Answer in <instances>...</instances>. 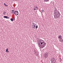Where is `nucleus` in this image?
Returning <instances> with one entry per match:
<instances>
[{
	"mask_svg": "<svg viewBox=\"0 0 63 63\" xmlns=\"http://www.w3.org/2000/svg\"><path fill=\"white\" fill-rule=\"evenodd\" d=\"M38 42L39 47H41V46H43L44 45L45 46L46 45V44L45 43L44 41L42 39L39 40Z\"/></svg>",
	"mask_w": 63,
	"mask_h": 63,
	"instance_id": "f257e3e1",
	"label": "nucleus"
},
{
	"mask_svg": "<svg viewBox=\"0 0 63 63\" xmlns=\"http://www.w3.org/2000/svg\"><path fill=\"white\" fill-rule=\"evenodd\" d=\"M32 29H35L36 28V29H37V28H38V25H37L36 27V24L35 25H34V27L33 26H32Z\"/></svg>",
	"mask_w": 63,
	"mask_h": 63,
	"instance_id": "f03ea898",
	"label": "nucleus"
},
{
	"mask_svg": "<svg viewBox=\"0 0 63 63\" xmlns=\"http://www.w3.org/2000/svg\"><path fill=\"white\" fill-rule=\"evenodd\" d=\"M16 16L18 15V12L17 11H14V13Z\"/></svg>",
	"mask_w": 63,
	"mask_h": 63,
	"instance_id": "7ed1b4c3",
	"label": "nucleus"
},
{
	"mask_svg": "<svg viewBox=\"0 0 63 63\" xmlns=\"http://www.w3.org/2000/svg\"><path fill=\"white\" fill-rule=\"evenodd\" d=\"M47 55H48V54L47 53H46L45 54V55L44 56L45 57H47Z\"/></svg>",
	"mask_w": 63,
	"mask_h": 63,
	"instance_id": "20e7f679",
	"label": "nucleus"
},
{
	"mask_svg": "<svg viewBox=\"0 0 63 63\" xmlns=\"http://www.w3.org/2000/svg\"><path fill=\"white\" fill-rule=\"evenodd\" d=\"M3 17L4 18H8V19H9V17L7 16H3Z\"/></svg>",
	"mask_w": 63,
	"mask_h": 63,
	"instance_id": "39448f33",
	"label": "nucleus"
},
{
	"mask_svg": "<svg viewBox=\"0 0 63 63\" xmlns=\"http://www.w3.org/2000/svg\"><path fill=\"white\" fill-rule=\"evenodd\" d=\"M34 10H38V7L37 6L35 7H34Z\"/></svg>",
	"mask_w": 63,
	"mask_h": 63,
	"instance_id": "423d86ee",
	"label": "nucleus"
},
{
	"mask_svg": "<svg viewBox=\"0 0 63 63\" xmlns=\"http://www.w3.org/2000/svg\"><path fill=\"white\" fill-rule=\"evenodd\" d=\"M54 18H58V16H55V14H54Z\"/></svg>",
	"mask_w": 63,
	"mask_h": 63,
	"instance_id": "0eeeda50",
	"label": "nucleus"
},
{
	"mask_svg": "<svg viewBox=\"0 0 63 63\" xmlns=\"http://www.w3.org/2000/svg\"><path fill=\"white\" fill-rule=\"evenodd\" d=\"M58 38V39H62V36L61 35H59Z\"/></svg>",
	"mask_w": 63,
	"mask_h": 63,
	"instance_id": "6e6552de",
	"label": "nucleus"
},
{
	"mask_svg": "<svg viewBox=\"0 0 63 63\" xmlns=\"http://www.w3.org/2000/svg\"><path fill=\"white\" fill-rule=\"evenodd\" d=\"M3 14L4 15H6V12L5 11H4V12H3Z\"/></svg>",
	"mask_w": 63,
	"mask_h": 63,
	"instance_id": "1a4fd4ad",
	"label": "nucleus"
},
{
	"mask_svg": "<svg viewBox=\"0 0 63 63\" xmlns=\"http://www.w3.org/2000/svg\"><path fill=\"white\" fill-rule=\"evenodd\" d=\"M6 52H9V51H8V48H7L6 49Z\"/></svg>",
	"mask_w": 63,
	"mask_h": 63,
	"instance_id": "9d476101",
	"label": "nucleus"
},
{
	"mask_svg": "<svg viewBox=\"0 0 63 63\" xmlns=\"http://www.w3.org/2000/svg\"><path fill=\"white\" fill-rule=\"evenodd\" d=\"M45 46H41V47H40V48H43V47H45Z\"/></svg>",
	"mask_w": 63,
	"mask_h": 63,
	"instance_id": "9b49d317",
	"label": "nucleus"
},
{
	"mask_svg": "<svg viewBox=\"0 0 63 63\" xmlns=\"http://www.w3.org/2000/svg\"><path fill=\"white\" fill-rule=\"evenodd\" d=\"M12 12H11V13H12V14H14V10H12Z\"/></svg>",
	"mask_w": 63,
	"mask_h": 63,
	"instance_id": "f8f14e48",
	"label": "nucleus"
},
{
	"mask_svg": "<svg viewBox=\"0 0 63 63\" xmlns=\"http://www.w3.org/2000/svg\"><path fill=\"white\" fill-rule=\"evenodd\" d=\"M54 58L53 59H51V61H52V62H53V60H54Z\"/></svg>",
	"mask_w": 63,
	"mask_h": 63,
	"instance_id": "ddd939ff",
	"label": "nucleus"
},
{
	"mask_svg": "<svg viewBox=\"0 0 63 63\" xmlns=\"http://www.w3.org/2000/svg\"><path fill=\"white\" fill-rule=\"evenodd\" d=\"M4 6H5L6 7H8V5H7L6 4H5V3H4Z\"/></svg>",
	"mask_w": 63,
	"mask_h": 63,
	"instance_id": "4468645a",
	"label": "nucleus"
},
{
	"mask_svg": "<svg viewBox=\"0 0 63 63\" xmlns=\"http://www.w3.org/2000/svg\"><path fill=\"white\" fill-rule=\"evenodd\" d=\"M60 41L61 42H63V41L62 40V38L61 39V40Z\"/></svg>",
	"mask_w": 63,
	"mask_h": 63,
	"instance_id": "2eb2a0df",
	"label": "nucleus"
},
{
	"mask_svg": "<svg viewBox=\"0 0 63 63\" xmlns=\"http://www.w3.org/2000/svg\"><path fill=\"white\" fill-rule=\"evenodd\" d=\"M11 20L12 21H14V19H13L12 18H11Z\"/></svg>",
	"mask_w": 63,
	"mask_h": 63,
	"instance_id": "dca6fc26",
	"label": "nucleus"
},
{
	"mask_svg": "<svg viewBox=\"0 0 63 63\" xmlns=\"http://www.w3.org/2000/svg\"><path fill=\"white\" fill-rule=\"evenodd\" d=\"M56 62V60H55L54 59V60L53 61V62H54V63H55V62Z\"/></svg>",
	"mask_w": 63,
	"mask_h": 63,
	"instance_id": "f3484780",
	"label": "nucleus"
},
{
	"mask_svg": "<svg viewBox=\"0 0 63 63\" xmlns=\"http://www.w3.org/2000/svg\"><path fill=\"white\" fill-rule=\"evenodd\" d=\"M54 14H57V12H55V11H54V12H53Z\"/></svg>",
	"mask_w": 63,
	"mask_h": 63,
	"instance_id": "a211bd4d",
	"label": "nucleus"
},
{
	"mask_svg": "<svg viewBox=\"0 0 63 63\" xmlns=\"http://www.w3.org/2000/svg\"><path fill=\"white\" fill-rule=\"evenodd\" d=\"M41 12H42V13H44V10L43 9L42 10H41Z\"/></svg>",
	"mask_w": 63,
	"mask_h": 63,
	"instance_id": "6ab92c4d",
	"label": "nucleus"
},
{
	"mask_svg": "<svg viewBox=\"0 0 63 63\" xmlns=\"http://www.w3.org/2000/svg\"><path fill=\"white\" fill-rule=\"evenodd\" d=\"M55 11H56L55 12H56V11H58L57 10V9H56V8H55Z\"/></svg>",
	"mask_w": 63,
	"mask_h": 63,
	"instance_id": "aec40b11",
	"label": "nucleus"
},
{
	"mask_svg": "<svg viewBox=\"0 0 63 63\" xmlns=\"http://www.w3.org/2000/svg\"><path fill=\"white\" fill-rule=\"evenodd\" d=\"M57 16H59V15H60V14H59V13H57Z\"/></svg>",
	"mask_w": 63,
	"mask_h": 63,
	"instance_id": "412c9836",
	"label": "nucleus"
},
{
	"mask_svg": "<svg viewBox=\"0 0 63 63\" xmlns=\"http://www.w3.org/2000/svg\"><path fill=\"white\" fill-rule=\"evenodd\" d=\"M60 15H59L58 16V18H60Z\"/></svg>",
	"mask_w": 63,
	"mask_h": 63,
	"instance_id": "4be33fe9",
	"label": "nucleus"
},
{
	"mask_svg": "<svg viewBox=\"0 0 63 63\" xmlns=\"http://www.w3.org/2000/svg\"><path fill=\"white\" fill-rule=\"evenodd\" d=\"M45 1V2H47V1H48V0H44Z\"/></svg>",
	"mask_w": 63,
	"mask_h": 63,
	"instance_id": "5701e85b",
	"label": "nucleus"
},
{
	"mask_svg": "<svg viewBox=\"0 0 63 63\" xmlns=\"http://www.w3.org/2000/svg\"><path fill=\"white\" fill-rule=\"evenodd\" d=\"M57 13H58L59 14H60V13L59 11H58L57 12Z\"/></svg>",
	"mask_w": 63,
	"mask_h": 63,
	"instance_id": "b1692460",
	"label": "nucleus"
},
{
	"mask_svg": "<svg viewBox=\"0 0 63 63\" xmlns=\"http://www.w3.org/2000/svg\"><path fill=\"white\" fill-rule=\"evenodd\" d=\"M34 25L33 24H32V26H33L34 25Z\"/></svg>",
	"mask_w": 63,
	"mask_h": 63,
	"instance_id": "393cba45",
	"label": "nucleus"
},
{
	"mask_svg": "<svg viewBox=\"0 0 63 63\" xmlns=\"http://www.w3.org/2000/svg\"><path fill=\"white\" fill-rule=\"evenodd\" d=\"M60 60H62V59H61V58H60Z\"/></svg>",
	"mask_w": 63,
	"mask_h": 63,
	"instance_id": "a878e982",
	"label": "nucleus"
},
{
	"mask_svg": "<svg viewBox=\"0 0 63 63\" xmlns=\"http://www.w3.org/2000/svg\"><path fill=\"white\" fill-rule=\"evenodd\" d=\"M55 14V16H56V15H57L56 14Z\"/></svg>",
	"mask_w": 63,
	"mask_h": 63,
	"instance_id": "bb28decb",
	"label": "nucleus"
},
{
	"mask_svg": "<svg viewBox=\"0 0 63 63\" xmlns=\"http://www.w3.org/2000/svg\"><path fill=\"white\" fill-rule=\"evenodd\" d=\"M58 11H56V13H57V12H58Z\"/></svg>",
	"mask_w": 63,
	"mask_h": 63,
	"instance_id": "cd10ccee",
	"label": "nucleus"
},
{
	"mask_svg": "<svg viewBox=\"0 0 63 63\" xmlns=\"http://www.w3.org/2000/svg\"><path fill=\"white\" fill-rule=\"evenodd\" d=\"M56 16H57V14H56Z\"/></svg>",
	"mask_w": 63,
	"mask_h": 63,
	"instance_id": "c85d7f7f",
	"label": "nucleus"
},
{
	"mask_svg": "<svg viewBox=\"0 0 63 63\" xmlns=\"http://www.w3.org/2000/svg\"><path fill=\"white\" fill-rule=\"evenodd\" d=\"M14 20H15V18H14Z\"/></svg>",
	"mask_w": 63,
	"mask_h": 63,
	"instance_id": "c756f323",
	"label": "nucleus"
},
{
	"mask_svg": "<svg viewBox=\"0 0 63 63\" xmlns=\"http://www.w3.org/2000/svg\"><path fill=\"white\" fill-rule=\"evenodd\" d=\"M34 26V25L33 26Z\"/></svg>",
	"mask_w": 63,
	"mask_h": 63,
	"instance_id": "7c9ffc66",
	"label": "nucleus"
},
{
	"mask_svg": "<svg viewBox=\"0 0 63 63\" xmlns=\"http://www.w3.org/2000/svg\"><path fill=\"white\" fill-rule=\"evenodd\" d=\"M15 1H16V0H15Z\"/></svg>",
	"mask_w": 63,
	"mask_h": 63,
	"instance_id": "2f4dec72",
	"label": "nucleus"
},
{
	"mask_svg": "<svg viewBox=\"0 0 63 63\" xmlns=\"http://www.w3.org/2000/svg\"><path fill=\"white\" fill-rule=\"evenodd\" d=\"M38 40H39V39H38Z\"/></svg>",
	"mask_w": 63,
	"mask_h": 63,
	"instance_id": "473e14b6",
	"label": "nucleus"
},
{
	"mask_svg": "<svg viewBox=\"0 0 63 63\" xmlns=\"http://www.w3.org/2000/svg\"><path fill=\"white\" fill-rule=\"evenodd\" d=\"M48 1H49V0H48Z\"/></svg>",
	"mask_w": 63,
	"mask_h": 63,
	"instance_id": "72a5a7b5",
	"label": "nucleus"
}]
</instances>
